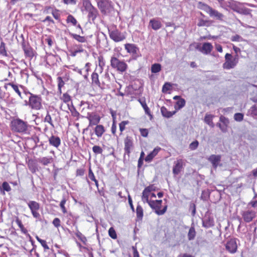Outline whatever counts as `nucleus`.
<instances>
[{
  "instance_id": "nucleus-4",
  "label": "nucleus",
  "mask_w": 257,
  "mask_h": 257,
  "mask_svg": "<svg viewBox=\"0 0 257 257\" xmlns=\"http://www.w3.org/2000/svg\"><path fill=\"white\" fill-rule=\"evenodd\" d=\"M108 34L110 38L115 42H119L126 38V33L121 32L115 26L108 28Z\"/></svg>"
},
{
  "instance_id": "nucleus-20",
  "label": "nucleus",
  "mask_w": 257,
  "mask_h": 257,
  "mask_svg": "<svg viewBox=\"0 0 257 257\" xmlns=\"http://www.w3.org/2000/svg\"><path fill=\"white\" fill-rule=\"evenodd\" d=\"M49 144L56 148H58L61 144L60 138L56 136L52 135L49 138Z\"/></svg>"
},
{
  "instance_id": "nucleus-14",
  "label": "nucleus",
  "mask_w": 257,
  "mask_h": 257,
  "mask_svg": "<svg viewBox=\"0 0 257 257\" xmlns=\"http://www.w3.org/2000/svg\"><path fill=\"white\" fill-rule=\"evenodd\" d=\"M214 225V221L212 217L208 214H205L202 219V226L205 228H210Z\"/></svg>"
},
{
  "instance_id": "nucleus-18",
  "label": "nucleus",
  "mask_w": 257,
  "mask_h": 257,
  "mask_svg": "<svg viewBox=\"0 0 257 257\" xmlns=\"http://www.w3.org/2000/svg\"><path fill=\"white\" fill-rule=\"evenodd\" d=\"M85 46V45H74L73 46V50H70V52L71 53V56L72 57H75L78 53L83 52L84 51L83 47Z\"/></svg>"
},
{
  "instance_id": "nucleus-12",
  "label": "nucleus",
  "mask_w": 257,
  "mask_h": 257,
  "mask_svg": "<svg viewBox=\"0 0 257 257\" xmlns=\"http://www.w3.org/2000/svg\"><path fill=\"white\" fill-rule=\"evenodd\" d=\"M196 49L203 54L207 55L211 53L213 49V46L210 43L206 42L203 44L202 47H200L199 45H197L196 47Z\"/></svg>"
},
{
  "instance_id": "nucleus-11",
  "label": "nucleus",
  "mask_w": 257,
  "mask_h": 257,
  "mask_svg": "<svg viewBox=\"0 0 257 257\" xmlns=\"http://www.w3.org/2000/svg\"><path fill=\"white\" fill-rule=\"evenodd\" d=\"M97 6L101 12L105 14L108 12L110 5L107 0H96Z\"/></svg>"
},
{
  "instance_id": "nucleus-43",
  "label": "nucleus",
  "mask_w": 257,
  "mask_h": 257,
  "mask_svg": "<svg viewBox=\"0 0 257 257\" xmlns=\"http://www.w3.org/2000/svg\"><path fill=\"white\" fill-rule=\"evenodd\" d=\"M67 220L66 221V224L68 225L71 224H73L74 226L76 225V221L74 220L73 216H72L71 213H69L66 216Z\"/></svg>"
},
{
  "instance_id": "nucleus-6",
  "label": "nucleus",
  "mask_w": 257,
  "mask_h": 257,
  "mask_svg": "<svg viewBox=\"0 0 257 257\" xmlns=\"http://www.w3.org/2000/svg\"><path fill=\"white\" fill-rule=\"evenodd\" d=\"M111 67L120 72H124L127 68V65L123 60H119L115 55H113L110 58Z\"/></svg>"
},
{
  "instance_id": "nucleus-40",
  "label": "nucleus",
  "mask_w": 257,
  "mask_h": 257,
  "mask_svg": "<svg viewBox=\"0 0 257 257\" xmlns=\"http://www.w3.org/2000/svg\"><path fill=\"white\" fill-rule=\"evenodd\" d=\"M0 55L7 57L8 56V53L6 50V44L2 41L0 44Z\"/></svg>"
},
{
  "instance_id": "nucleus-62",
  "label": "nucleus",
  "mask_w": 257,
  "mask_h": 257,
  "mask_svg": "<svg viewBox=\"0 0 257 257\" xmlns=\"http://www.w3.org/2000/svg\"><path fill=\"white\" fill-rule=\"evenodd\" d=\"M43 23L48 22V25H50L51 24H54L55 23L54 20L50 16H47L45 19L42 21Z\"/></svg>"
},
{
  "instance_id": "nucleus-32",
  "label": "nucleus",
  "mask_w": 257,
  "mask_h": 257,
  "mask_svg": "<svg viewBox=\"0 0 257 257\" xmlns=\"http://www.w3.org/2000/svg\"><path fill=\"white\" fill-rule=\"evenodd\" d=\"M186 104V101L184 98H180L179 100H177L174 105L175 111H177L183 108Z\"/></svg>"
},
{
  "instance_id": "nucleus-49",
  "label": "nucleus",
  "mask_w": 257,
  "mask_h": 257,
  "mask_svg": "<svg viewBox=\"0 0 257 257\" xmlns=\"http://www.w3.org/2000/svg\"><path fill=\"white\" fill-rule=\"evenodd\" d=\"M52 15L56 20L60 21L61 12L59 10L57 9H54L52 12Z\"/></svg>"
},
{
  "instance_id": "nucleus-3",
  "label": "nucleus",
  "mask_w": 257,
  "mask_h": 257,
  "mask_svg": "<svg viewBox=\"0 0 257 257\" xmlns=\"http://www.w3.org/2000/svg\"><path fill=\"white\" fill-rule=\"evenodd\" d=\"M81 11L84 14H87L89 21L94 22L98 15L97 9L92 5L89 0H82Z\"/></svg>"
},
{
  "instance_id": "nucleus-1",
  "label": "nucleus",
  "mask_w": 257,
  "mask_h": 257,
  "mask_svg": "<svg viewBox=\"0 0 257 257\" xmlns=\"http://www.w3.org/2000/svg\"><path fill=\"white\" fill-rule=\"evenodd\" d=\"M20 87L26 96V98L24 100V105L28 106L32 109L40 110L42 107L41 96L32 93L25 86L21 85Z\"/></svg>"
},
{
  "instance_id": "nucleus-23",
  "label": "nucleus",
  "mask_w": 257,
  "mask_h": 257,
  "mask_svg": "<svg viewBox=\"0 0 257 257\" xmlns=\"http://www.w3.org/2000/svg\"><path fill=\"white\" fill-rule=\"evenodd\" d=\"M105 132L104 126L101 124L96 125L94 128L95 134L98 138H101Z\"/></svg>"
},
{
  "instance_id": "nucleus-46",
  "label": "nucleus",
  "mask_w": 257,
  "mask_h": 257,
  "mask_svg": "<svg viewBox=\"0 0 257 257\" xmlns=\"http://www.w3.org/2000/svg\"><path fill=\"white\" fill-rule=\"evenodd\" d=\"M61 99L65 103L69 104V102H72L71 97L67 93H65L61 97Z\"/></svg>"
},
{
  "instance_id": "nucleus-42",
  "label": "nucleus",
  "mask_w": 257,
  "mask_h": 257,
  "mask_svg": "<svg viewBox=\"0 0 257 257\" xmlns=\"http://www.w3.org/2000/svg\"><path fill=\"white\" fill-rule=\"evenodd\" d=\"M161 70V65L159 63H155L151 66V72L153 73H157Z\"/></svg>"
},
{
  "instance_id": "nucleus-45",
  "label": "nucleus",
  "mask_w": 257,
  "mask_h": 257,
  "mask_svg": "<svg viewBox=\"0 0 257 257\" xmlns=\"http://www.w3.org/2000/svg\"><path fill=\"white\" fill-rule=\"evenodd\" d=\"M220 6L225 9L227 10L228 8L230 6V3L225 0H217Z\"/></svg>"
},
{
  "instance_id": "nucleus-25",
  "label": "nucleus",
  "mask_w": 257,
  "mask_h": 257,
  "mask_svg": "<svg viewBox=\"0 0 257 257\" xmlns=\"http://www.w3.org/2000/svg\"><path fill=\"white\" fill-rule=\"evenodd\" d=\"M247 115L257 119V105H252L247 111Z\"/></svg>"
},
{
  "instance_id": "nucleus-28",
  "label": "nucleus",
  "mask_w": 257,
  "mask_h": 257,
  "mask_svg": "<svg viewBox=\"0 0 257 257\" xmlns=\"http://www.w3.org/2000/svg\"><path fill=\"white\" fill-rule=\"evenodd\" d=\"M140 104H141L142 106L143 107L145 113L152 117V115L151 113V111L149 107L147 106V103L146 102V100L145 98H140L138 100Z\"/></svg>"
},
{
  "instance_id": "nucleus-50",
  "label": "nucleus",
  "mask_w": 257,
  "mask_h": 257,
  "mask_svg": "<svg viewBox=\"0 0 257 257\" xmlns=\"http://www.w3.org/2000/svg\"><path fill=\"white\" fill-rule=\"evenodd\" d=\"M66 21L67 23H71L73 26H76L77 21L76 19L71 15H68Z\"/></svg>"
},
{
  "instance_id": "nucleus-17",
  "label": "nucleus",
  "mask_w": 257,
  "mask_h": 257,
  "mask_svg": "<svg viewBox=\"0 0 257 257\" xmlns=\"http://www.w3.org/2000/svg\"><path fill=\"white\" fill-rule=\"evenodd\" d=\"M7 85L11 86L13 89V90L16 92V93L18 94V95L21 99L24 100L26 98V96L23 93V91L20 87V86L21 85H18L13 82L9 83Z\"/></svg>"
},
{
  "instance_id": "nucleus-54",
  "label": "nucleus",
  "mask_w": 257,
  "mask_h": 257,
  "mask_svg": "<svg viewBox=\"0 0 257 257\" xmlns=\"http://www.w3.org/2000/svg\"><path fill=\"white\" fill-rule=\"evenodd\" d=\"M109 236L112 239H115L117 237L116 232L113 227H110L108 230Z\"/></svg>"
},
{
  "instance_id": "nucleus-5",
  "label": "nucleus",
  "mask_w": 257,
  "mask_h": 257,
  "mask_svg": "<svg viewBox=\"0 0 257 257\" xmlns=\"http://www.w3.org/2000/svg\"><path fill=\"white\" fill-rule=\"evenodd\" d=\"M28 123L20 118L14 119L11 122L12 130L19 133H26L28 130Z\"/></svg>"
},
{
  "instance_id": "nucleus-60",
  "label": "nucleus",
  "mask_w": 257,
  "mask_h": 257,
  "mask_svg": "<svg viewBox=\"0 0 257 257\" xmlns=\"http://www.w3.org/2000/svg\"><path fill=\"white\" fill-rule=\"evenodd\" d=\"M198 145H199V143L196 140L195 141H193L190 144L189 148L191 150H195L197 148Z\"/></svg>"
},
{
  "instance_id": "nucleus-21",
  "label": "nucleus",
  "mask_w": 257,
  "mask_h": 257,
  "mask_svg": "<svg viewBox=\"0 0 257 257\" xmlns=\"http://www.w3.org/2000/svg\"><path fill=\"white\" fill-rule=\"evenodd\" d=\"M208 160L211 163L213 168L216 169L221 161V156L212 155L208 158Z\"/></svg>"
},
{
  "instance_id": "nucleus-35",
  "label": "nucleus",
  "mask_w": 257,
  "mask_h": 257,
  "mask_svg": "<svg viewBox=\"0 0 257 257\" xmlns=\"http://www.w3.org/2000/svg\"><path fill=\"white\" fill-rule=\"evenodd\" d=\"M91 78L92 80V83L93 84L100 86V83L99 80V76L97 73L95 72H93L91 74Z\"/></svg>"
},
{
  "instance_id": "nucleus-2",
  "label": "nucleus",
  "mask_w": 257,
  "mask_h": 257,
  "mask_svg": "<svg viewBox=\"0 0 257 257\" xmlns=\"http://www.w3.org/2000/svg\"><path fill=\"white\" fill-rule=\"evenodd\" d=\"M198 7L207 13L211 18L221 22L224 21V15L217 10L213 9L208 5L199 2L198 4Z\"/></svg>"
},
{
  "instance_id": "nucleus-41",
  "label": "nucleus",
  "mask_w": 257,
  "mask_h": 257,
  "mask_svg": "<svg viewBox=\"0 0 257 257\" xmlns=\"http://www.w3.org/2000/svg\"><path fill=\"white\" fill-rule=\"evenodd\" d=\"M75 235L82 242L85 243L87 241L86 237L78 230L77 226H76Z\"/></svg>"
},
{
  "instance_id": "nucleus-13",
  "label": "nucleus",
  "mask_w": 257,
  "mask_h": 257,
  "mask_svg": "<svg viewBox=\"0 0 257 257\" xmlns=\"http://www.w3.org/2000/svg\"><path fill=\"white\" fill-rule=\"evenodd\" d=\"M242 218L245 222H251L255 217L256 213L252 210H247L243 211L241 213Z\"/></svg>"
},
{
  "instance_id": "nucleus-37",
  "label": "nucleus",
  "mask_w": 257,
  "mask_h": 257,
  "mask_svg": "<svg viewBox=\"0 0 257 257\" xmlns=\"http://www.w3.org/2000/svg\"><path fill=\"white\" fill-rule=\"evenodd\" d=\"M196 231L194 228V226L192 225L189 229V232L188 233V238L189 240H193L196 236Z\"/></svg>"
},
{
  "instance_id": "nucleus-64",
  "label": "nucleus",
  "mask_w": 257,
  "mask_h": 257,
  "mask_svg": "<svg viewBox=\"0 0 257 257\" xmlns=\"http://www.w3.org/2000/svg\"><path fill=\"white\" fill-rule=\"evenodd\" d=\"M20 74H21V77H22V78H26L27 79L29 77L28 70L26 69H24V70H21Z\"/></svg>"
},
{
  "instance_id": "nucleus-15",
  "label": "nucleus",
  "mask_w": 257,
  "mask_h": 257,
  "mask_svg": "<svg viewBox=\"0 0 257 257\" xmlns=\"http://www.w3.org/2000/svg\"><path fill=\"white\" fill-rule=\"evenodd\" d=\"M59 59L60 60L61 58L58 55L47 54L45 58V61L47 64L52 66L55 64Z\"/></svg>"
},
{
  "instance_id": "nucleus-47",
  "label": "nucleus",
  "mask_w": 257,
  "mask_h": 257,
  "mask_svg": "<svg viewBox=\"0 0 257 257\" xmlns=\"http://www.w3.org/2000/svg\"><path fill=\"white\" fill-rule=\"evenodd\" d=\"M136 213L137 218L141 220L143 217V209L140 205H138L136 209Z\"/></svg>"
},
{
  "instance_id": "nucleus-44",
  "label": "nucleus",
  "mask_w": 257,
  "mask_h": 257,
  "mask_svg": "<svg viewBox=\"0 0 257 257\" xmlns=\"http://www.w3.org/2000/svg\"><path fill=\"white\" fill-rule=\"evenodd\" d=\"M58 82V92L60 93H62V87L64 85L65 82L63 81L61 77H58L57 78Z\"/></svg>"
},
{
  "instance_id": "nucleus-29",
  "label": "nucleus",
  "mask_w": 257,
  "mask_h": 257,
  "mask_svg": "<svg viewBox=\"0 0 257 257\" xmlns=\"http://www.w3.org/2000/svg\"><path fill=\"white\" fill-rule=\"evenodd\" d=\"M150 24L151 25L152 29L154 30H158L162 27L161 22L155 19L151 20Z\"/></svg>"
},
{
  "instance_id": "nucleus-30",
  "label": "nucleus",
  "mask_w": 257,
  "mask_h": 257,
  "mask_svg": "<svg viewBox=\"0 0 257 257\" xmlns=\"http://www.w3.org/2000/svg\"><path fill=\"white\" fill-rule=\"evenodd\" d=\"M31 211H38L40 208L39 204L35 201H30L27 203Z\"/></svg>"
},
{
  "instance_id": "nucleus-63",
  "label": "nucleus",
  "mask_w": 257,
  "mask_h": 257,
  "mask_svg": "<svg viewBox=\"0 0 257 257\" xmlns=\"http://www.w3.org/2000/svg\"><path fill=\"white\" fill-rule=\"evenodd\" d=\"M220 121L222 122L226 127L229 123L228 119L223 115H221L219 118Z\"/></svg>"
},
{
  "instance_id": "nucleus-52",
  "label": "nucleus",
  "mask_w": 257,
  "mask_h": 257,
  "mask_svg": "<svg viewBox=\"0 0 257 257\" xmlns=\"http://www.w3.org/2000/svg\"><path fill=\"white\" fill-rule=\"evenodd\" d=\"M130 123L128 120H124L119 123V130L122 133L125 128V125Z\"/></svg>"
},
{
  "instance_id": "nucleus-7",
  "label": "nucleus",
  "mask_w": 257,
  "mask_h": 257,
  "mask_svg": "<svg viewBox=\"0 0 257 257\" xmlns=\"http://www.w3.org/2000/svg\"><path fill=\"white\" fill-rule=\"evenodd\" d=\"M225 62L223 64L224 69L229 70L234 68L238 62V56L237 54L234 57L229 53L225 55Z\"/></svg>"
},
{
  "instance_id": "nucleus-53",
  "label": "nucleus",
  "mask_w": 257,
  "mask_h": 257,
  "mask_svg": "<svg viewBox=\"0 0 257 257\" xmlns=\"http://www.w3.org/2000/svg\"><path fill=\"white\" fill-rule=\"evenodd\" d=\"M172 85L169 82H166L163 86L162 87V92L163 93L167 92L168 90L171 89Z\"/></svg>"
},
{
  "instance_id": "nucleus-33",
  "label": "nucleus",
  "mask_w": 257,
  "mask_h": 257,
  "mask_svg": "<svg viewBox=\"0 0 257 257\" xmlns=\"http://www.w3.org/2000/svg\"><path fill=\"white\" fill-rule=\"evenodd\" d=\"M70 35L72 38L79 43H84L87 42L86 38L84 36H81L79 35L73 33H70Z\"/></svg>"
},
{
  "instance_id": "nucleus-58",
  "label": "nucleus",
  "mask_w": 257,
  "mask_h": 257,
  "mask_svg": "<svg viewBox=\"0 0 257 257\" xmlns=\"http://www.w3.org/2000/svg\"><path fill=\"white\" fill-rule=\"evenodd\" d=\"M149 206L152 209L155 210V211H157V210H160V208L159 207V206L157 205V204H156L154 200H151L149 201L148 203Z\"/></svg>"
},
{
  "instance_id": "nucleus-9",
  "label": "nucleus",
  "mask_w": 257,
  "mask_h": 257,
  "mask_svg": "<svg viewBox=\"0 0 257 257\" xmlns=\"http://www.w3.org/2000/svg\"><path fill=\"white\" fill-rule=\"evenodd\" d=\"M124 154L129 157L131 152L134 149V140L132 137L127 136L124 140Z\"/></svg>"
},
{
  "instance_id": "nucleus-19",
  "label": "nucleus",
  "mask_w": 257,
  "mask_h": 257,
  "mask_svg": "<svg viewBox=\"0 0 257 257\" xmlns=\"http://www.w3.org/2000/svg\"><path fill=\"white\" fill-rule=\"evenodd\" d=\"M175 165L173 168V173L175 175H178L181 171L183 168V162L181 159L178 160L175 162Z\"/></svg>"
},
{
  "instance_id": "nucleus-24",
  "label": "nucleus",
  "mask_w": 257,
  "mask_h": 257,
  "mask_svg": "<svg viewBox=\"0 0 257 257\" xmlns=\"http://www.w3.org/2000/svg\"><path fill=\"white\" fill-rule=\"evenodd\" d=\"M68 107L70 111L71 112L72 116L76 118V120H78L79 116L80 115L79 112L76 109L75 107L73 105L72 102L71 104H68Z\"/></svg>"
},
{
  "instance_id": "nucleus-8",
  "label": "nucleus",
  "mask_w": 257,
  "mask_h": 257,
  "mask_svg": "<svg viewBox=\"0 0 257 257\" xmlns=\"http://www.w3.org/2000/svg\"><path fill=\"white\" fill-rule=\"evenodd\" d=\"M124 48L127 53L132 55L134 59H137L140 56L139 48L135 44L126 43L124 45Z\"/></svg>"
},
{
  "instance_id": "nucleus-34",
  "label": "nucleus",
  "mask_w": 257,
  "mask_h": 257,
  "mask_svg": "<svg viewBox=\"0 0 257 257\" xmlns=\"http://www.w3.org/2000/svg\"><path fill=\"white\" fill-rule=\"evenodd\" d=\"M53 158L51 157H42L38 159V162L41 164L46 166L53 162Z\"/></svg>"
},
{
  "instance_id": "nucleus-55",
  "label": "nucleus",
  "mask_w": 257,
  "mask_h": 257,
  "mask_svg": "<svg viewBox=\"0 0 257 257\" xmlns=\"http://www.w3.org/2000/svg\"><path fill=\"white\" fill-rule=\"evenodd\" d=\"M93 152L96 154H100L102 153V149L98 146H94L92 147Z\"/></svg>"
},
{
  "instance_id": "nucleus-57",
  "label": "nucleus",
  "mask_w": 257,
  "mask_h": 257,
  "mask_svg": "<svg viewBox=\"0 0 257 257\" xmlns=\"http://www.w3.org/2000/svg\"><path fill=\"white\" fill-rule=\"evenodd\" d=\"M189 210L191 211V214L194 216L196 214V205L192 202L190 203Z\"/></svg>"
},
{
  "instance_id": "nucleus-22",
  "label": "nucleus",
  "mask_w": 257,
  "mask_h": 257,
  "mask_svg": "<svg viewBox=\"0 0 257 257\" xmlns=\"http://www.w3.org/2000/svg\"><path fill=\"white\" fill-rule=\"evenodd\" d=\"M161 148L159 147L155 148L153 151L149 154L145 158V161L148 162H151L153 158L158 154Z\"/></svg>"
},
{
  "instance_id": "nucleus-51",
  "label": "nucleus",
  "mask_w": 257,
  "mask_h": 257,
  "mask_svg": "<svg viewBox=\"0 0 257 257\" xmlns=\"http://www.w3.org/2000/svg\"><path fill=\"white\" fill-rule=\"evenodd\" d=\"M44 121L49 123L53 127H54L52 117L48 111H47V114L44 118Z\"/></svg>"
},
{
  "instance_id": "nucleus-31",
  "label": "nucleus",
  "mask_w": 257,
  "mask_h": 257,
  "mask_svg": "<svg viewBox=\"0 0 257 257\" xmlns=\"http://www.w3.org/2000/svg\"><path fill=\"white\" fill-rule=\"evenodd\" d=\"M23 51H24L25 55L26 57H28L30 59H32L34 55V51L30 46L24 49Z\"/></svg>"
},
{
  "instance_id": "nucleus-38",
  "label": "nucleus",
  "mask_w": 257,
  "mask_h": 257,
  "mask_svg": "<svg viewBox=\"0 0 257 257\" xmlns=\"http://www.w3.org/2000/svg\"><path fill=\"white\" fill-rule=\"evenodd\" d=\"M233 11L240 14L247 15L250 14V10L247 8H237Z\"/></svg>"
},
{
  "instance_id": "nucleus-16",
  "label": "nucleus",
  "mask_w": 257,
  "mask_h": 257,
  "mask_svg": "<svg viewBox=\"0 0 257 257\" xmlns=\"http://www.w3.org/2000/svg\"><path fill=\"white\" fill-rule=\"evenodd\" d=\"M225 248L230 253H234L236 252L237 248L236 241L234 239L228 241L225 245Z\"/></svg>"
},
{
  "instance_id": "nucleus-27",
  "label": "nucleus",
  "mask_w": 257,
  "mask_h": 257,
  "mask_svg": "<svg viewBox=\"0 0 257 257\" xmlns=\"http://www.w3.org/2000/svg\"><path fill=\"white\" fill-rule=\"evenodd\" d=\"M11 187L10 186L9 184L7 182L5 181L2 183L1 189L0 190V192L1 194L5 195L6 194V191L9 192L11 191Z\"/></svg>"
},
{
  "instance_id": "nucleus-36",
  "label": "nucleus",
  "mask_w": 257,
  "mask_h": 257,
  "mask_svg": "<svg viewBox=\"0 0 257 257\" xmlns=\"http://www.w3.org/2000/svg\"><path fill=\"white\" fill-rule=\"evenodd\" d=\"M213 115L211 114H206L204 117V121L207 124H208L211 127H213L214 126V124L212 121Z\"/></svg>"
},
{
  "instance_id": "nucleus-39",
  "label": "nucleus",
  "mask_w": 257,
  "mask_h": 257,
  "mask_svg": "<svg viewBox=\"0 0 257 257\" xmlns=\"http://www.w3.org/2000/svg\"><path fill=\"white\" fill-rule=\"evenodd\" d=\"M150 194V193H149L146 189H144L142 193V201L144 203H149V201L151 200H149V197Z\"/></svg>"
},
{
  "instance_id": "nucleus-61",
  "label": "nucleus",
  "mask_w": 257,
  "mask_h": 257,
  "mask_svg": "<svg viewBox=\"0 0 257 257\" xmlns=\"http://www.w3.org/2000/svg\"><path fill=\"white\" fill-rule=\"evenodd\" d=\"M99 66L102 68L105 65V60L102 56H99L98 57Z\"/></svg>"
},
{
  "instance_id": "nucleus-56",
  "label": "nucleus",
  "mask_w": 257,
  "mask_h": 257,
  "mask_svg": "<svg viewBox=\"0 0 257 257\" xmlns=\"http://www.w3.org/2000/svg\"><path fill=\"white\" fill-rule=\"evenodd\" d=\"M234 119L237 121H241L243 119V114L242 113H236L234 115Z\"/></svg>"
},
{
  "instance_id": "nucleus-26",
  "label": "nucleus",
  "mask_w": 257,
  "mask_h": 257,
  "mask_svg": "<svg viewBox=\"0 0 257 257\" xmlns=\"http://www.w3.org/2000/svg\"><path fill=\"white\" fill-rule=\"evenodd\" d=\"M161 112L163 116L170 118L172 117L174 114H175L176 111H170L168 110V109L164 106H163L161 108Z\"/></svg>"
},
{
  "instance_id": "nucleus-59",
  "label": "nucleus",
  "mask_w": 257,
  "mask_h": 257,
  "mask_svg": "<svg viewBox=\"0 0 257 257\" xmlns=\"http://www.w3.org/2000/svg\"><path fill=\"white\" fill-rule=\"evenodd\" d=\"M230 39L232 42H242L243 41V38L238 35L232 36Z\"/></svg>"
},
{
  "instance_id": "nucleus-10",
  "label": "nucleus",
  "mask_w": 257,
  "mask_h": 257,
  "mask_svg": "<svg viewBox=\"0 0 257 257\" xmlns=\"http://www.w3.org/2000/svg\"><path fill=\"white\" fill-rule=\"evenodd\" d=\"M86 118L88 119L89 123L88 127L84 129V131L87 130L90 126L92 125H98L97 124L100 120V117L99 115L92 113H88Z\"/></svg>"
},
{
  "instance_id": "nucleus-48",
  "label": "nucleus",
  "mask_w": 257,
  "mask_h": 257,
  "mask_svg": "<svg viewBox=\"0 0 257 257\" xmlns=\"http://www.w3.org/2000/svg\"><path fill=\"white\" fill-rule=\"evenodd\" d=\"M36 238L37 240V241L41 243V245L43 247L45 251L49 249V247L47 245L46 240L41 239L38 236H36Z\"/></svg>"
}]
</instances>
